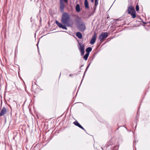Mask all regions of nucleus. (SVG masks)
Masks as SVG:
<instances>
[{
  "mask_svg": "<svg viewBox=\"0 0 150 150\" xmlns=\"http://www.w3.org/2000/svg\"><path fill=\"white\" fill-rule=\"evenodd\" d=\"M90 64H89V65L88 66H90Z\"/></svg>",
  "mask_w": 150,
  "mask_h": 150,
  "instance_id": "b1692460",
  "label": "nucleus"
},
{
  "mask_svg": "<svg viewBox=\"0 0 150 150\" xmlns=\"http://www.w3.org/2000/svg\"><path fill=\"white\" fill-rule=\"evenodd\" d=\"M72 76V74H70L69 75V76Z\"/></svg>",
  "mask_w": 150,
  "mask_h": 150,
  "instance_id": "412c9836",
  "label": "nucleus"
},
{
  "mask_svg": "<svg viewBox=\"0 0 150 150\" xmlns=\"http://www.w3.org/2000/svg\"><path fill=\"white\" fill-rule=\"evenodd\" d=\"M136 9L137 11H138L139 10V6L137 5L136 7Z\"/></svg>",
  "mask_w": 150,
  "mask_h": 150,
  "instance_id": "a211bd4d",
  "label": "nucleus"
},
{
  "mask_svg": "<svg viewBox=\"0 0 150 150\" xmlns=\"http://www.w3.org/2000/svg\"><path fill=\"white\" fill-rule=\"evenodd\" d=\"M7 109L4 107H3L0 112V117L4 115L7 112Z\"/></svg>",
  "mask_w": 150,
  "mask_h": 150,
  "instance_id": "6e6552de",
  "label": "nucleus"
},
{
  "mask_svg": "<svg viewBox=\"0 0 150 150\" xmlns=\"http://www.w3.org/2000/svg\"><path fill=\"white\" fill-rule=\"evenodd\" d=\"M98 4V1L95 0V5L96 6Z\"/></svg>",
  "mask_w": 150,
  "mask_h": 150,
  "instance_id": "f3484780",
  "label": "nucleus"
},
{
  "mask_svg": "<svg viewBox=\"0 0 150 150\" xmlns=\"http://www.w3.org/2000/svg\"><path fill=\"white\" fill-rule=\"evenodd\" d=\"M75 8L77 12H79L80 11V8L79 4H77L76 5Z\"/></svg>",
  "mask_w": 150,
  "mask_h": 150,
  "instance_id": "f8f14e48",
  "label": "nucleus"
},
{
  "mask_svg": "<svg viewBox=\"0 0 150 150\" xmlns=\"http://www.w3.org/2000/svg\"><path fill=\"white\" fill-rule=\"evenodd\" d=\"M76 36L79 39H81L82 37V35L81 33L79 32H77L76 33Z\"/></svg>",
  "mask_w": 150,
  "mask_h": 150,
  "instance_id": "9b49d317",
  "label": "nucleus"
},
{
  "mask_svg": "<svg viewBox=\"0 0 150 150\" xmlns=\"http://www.w3.org/2000/svg\"><path fill=\"white\" fill-rule=\"evenodd\" d=\"M84 6L86 8H88L89 7L88 6V4L87 0H85L84 1Z\"/></svg>",
  "mask_w": 150,
  "mask_h": 150,
  "instance_id": "ddd939ff",
  "label": "nucleus"
},
{
  "mask_svg": "<svg viewBox=\"0 0 150 150\" xmlns=\"http://www.w3.org/2000/svg\"><path fill=\"white\" fill-rule=\"evenodd\" d=\"M128 12L132 16V17L134 18L136 17V12L134 8L132 6H130L128 8Z\"/></svg>",
  "mask_w": 150,
  "mask_h": 150,
  "instance_id": "f03ea898",
  "label": "nucleus"
},
{
  "mask_svg": "<svg viewBox=\"0 0 150 150\" xmlns=\"http://www.w3.org/2000/svg\"><path fill=\"white\" fill-rule=\"evenodd\" d=\"M118 129H120V130H122L123 131H126L127 129L124 126L120 127Z\"/></svg>",
  "mask_w": 150,
  "mask_h": 150,
  "instance_id": "dca6fc26",
  "label": "nucleus"
},
{
  "mask_svg": "<svg viewBox=\"0 0 150 150\" xmlns=\"http://www.w3.org/2000/svg\"><path fill=\"white\" fill-rule=\"evenodd\" d=\"M74 124L76 126H77L79 127L82 129L83 130H85L84 128L77 121H76L74 122Z\"/></svg>",
  "mask_w": 150,
  "mask_h": 150,
  "instance_id": "9d476101",
  "label": "nucleus"
},
{
  "mask_svg": "<svg viewBox=\"0 0 150 150\" xmlns=\"http://www.w3.org/2000/svg\"><path fill=\"white\" fill-rule=\"evenodd\" d=\"M89 55V54L88 53H86V54L83 57V59L85 60H86L88 58Z\"/></svg>",
  "mask_w": 150,
  "mask_h": 150,
  "instance_id": "2eb2a0df",
  "label": "nucleus"
},
{
  "mask_svg": "<svg viewBox=\"0 0 150 150\" xmlns=\"http://www.w3.org/2000/svg\"><path fill=\"white\" fill-rule=\"evenodd\" d=\"M56 23L60 28H61L63 29L67 30V28L65 25H62L60 22H59L57 21H55Z\"/></svg>",
  "mask_w": 150,
  "mask_h": 150,
  "instance_id": "0eeeda50",
  "label": "nucleus"
},
{
  "mask_svg": "<svg viewBox=\"0 0 150 150\" xmlns=\"http://www.w3.org/2000/svg\"><path fill=\"white\" fill-rule=\"evenodd\" d=\"M60 0V10L61 12H63L64 11L65 5L64 2L67 3L68 0Z\"/></svg>",
  "mask_w": 150,
  "mask_h": 150,
  "instance_id": "7ed1b4c3",
  "label": "nucleus"
},
{
  "mask_svg": "<svg viewBox=\"0 0 150 150\" xmlns=\"http://www.w3.org/2000/svg\"><path fill=\"white\" fill-rule=\"evenodd\" d=\"M79 49L81 53V55L83 56L84 53L85 46L84 44H81L80 43H79Z\"/></svg>",
  "mask_w": 150,
  "mask_h": 150,
  "instance_id": "39448f33",
  "label": "nucleus"
},
{
  "mask_svg": "<svg viewBox=\"0 0 150 150\" xmlns=\"http://www.w3.org/2000/svg\"><path fill=\"white\" fill-rule=\"evenodd\" d=\"M111 141H112V140H110V141H109V142H111Z\"/></svg>",
  "mask_w": 150,
  "mask_h": 150,
  "instance_id": "4be33fe9",
  "label": "nucleus"
},
{
  "mask_svg": "<svg viewBox=\"0 0 150 150\" xmlns=\"http://www.w3.org/2000/svg\"><path fill=\"white\" fill-rule=\"evenodd\" d=\"M92 50V48L91 47H88L87 48L86 50V53H88L89 54V52H91Z\"/></svg>",
  "mask_w": 150,
  "mask_h": 150,
  "instance_id": "4468645a",
  "label": "nucleus"
},
{
  "mask_svg": "<svg viewBox=\"0 0 150 150\" xmlns=\"http://www.w3.org/2000/svg\"><path fill=\"white\" fill-rule=\"evenodd\" d=\"M78 28L80 31L83 32L85 30L86 28L85 24L83 23H82L79 24Z\"/></svg>",
  "mask_w": 150,
  "mask_h": 150,
  "instance_id": "423d86ee",
  "label": "nucleus"
},
{
  "mask_svg": "<svg viewBox=\"0 0 150 150\" xmlns=\"http://www.w3.org/2000/svg\"><path fill=\"white\" fill-rule=\"evenodd\" d=\"M113 144V143H112V144H110V145H112V144Z\"/></svg>",
  "mask_w": 150,
  "mask_h": 150,
  "instance_id": "5701e85b",
  "label": "nucleus"
},
{
  "mask_svg": "<svg viewBox=\"0 0 150 150\" xmlns=\"http://www.w3.org/2000/svg\"><path fill=\"white\" fill-rule=\"evenodd\" d=\"M108 36V34L107 32L102 33L101 34L99 35V39L100 41H102L104 39L107 38Z\"/></svg>",
  "mask_w": 150,
  "mask_h": 150,
  "instance_id": "20e7f679",
  "label": "nucleus"
},
{
  "mask_svg": "<svg viewBox=\"0 0 150 150\" xmlns=\"http://www.w3.org/2000/svg\"><path fill=\"white\" fill-rule=\"evenodd\" d=\"M89 67V66H88L86 68V71L87 70V69L88 68V67Z\"/></svg>",
  "mask_w": 150,
  "mask_h": 150,
  "instance_id": "6ab92c4d",
  "label": "nucleus"
},
{
  "mask_svg": "<svg viewBox=\"0 0 150 150\" xmlns=\"http://www.w3.org/2000/svg\"><path fill=\"white\" fill-rule=\"evenodd\" d=\"M96 33H94V35H93L92 38L91 39L90 41V43L92 44L93 45L95 42L96 40Z\"/></svg>",
  "mask_w": 150,
  "mask_h": 150,
  "instance_id": "1a4fd4ad",
  "label": "nucleus"
},
{
  "mask_svg": "<svg viewBox=\"0 0 150 150\" xmlns=\"http://www.w3.org/2000/svg\"><path fill=\"white\" fill-rule=\"evenodd\" d=\"M61 22L62 24L68 27H71L73 24V22L70 19V16L66 12L64 13L63 14Z\"/></svg>",
  "mask_w": 150,
  "mask_h": 150,
  "instance_id": "f257e3e1",
  "label": "nucleus"
},
{
  "mask_svg": "<svg viewBox=\"0 0 150 150\" xmlns=\"http://www.w3.org/2000/svg\"><path fill=\"white\" fill-rule=\"evenodd\" d=\"M91 1L93 3V2L94 0H91Z\"/></svg>",
  "mask_w": 150,
  "mask_h": 150,
  "instance_id": "aec40b11",
  "label": "nucleus"
}]
</instances>
